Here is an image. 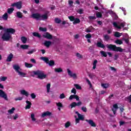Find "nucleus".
Wrapping results in <instances>:
<instances>
[{
	"mask_svg": "<svg viewBox=\"0 0 131 131\" xmlns=\"http://www.w3.org/2000/svg\"><path fill=\"white\" fill-rule=\"evenodd\" d=\"M16 32V30L12 28L6 29L5 33L2 35V39L4 41H9L10 39H12V35Z\"/></svg>",
	"mask_w": 131,
	"mask_h": 131,
	"instance_id": "nucleus-1",
	"label": "nucleus"
},
{
	"mask_svg": "<svg viewBox=\"0 0 131 131\" xmlns=\"http://www.w3.org/2000/svg\"><path fill=\"white\" fill-rule=\"evenodd\" d=\"M50 12L47 11L46 13L44 14L41 15L39 13H33L31 17L33 19H35L37 20H40L41 21H45V20H48L49 19V16H48V14H49Z\"/></svg>",
	"mask_w": 131,
	"mask_h": 131,
	"instance_id": "nucleus-2",
	"label": "nucleus"
},
{
	"mask_svg": "<svg viewBox=\"0 0 131 131\" xmlns=\"http://www.w3.org/2000/svg\"><path fill=\"white\" fill-rule=\"evenodd\" d=\"M106 47L108 50H110L113 52H120V53H122V52L125 50L121 48V47H117L116 45L112 44H107Z\"/></svg>",
	"mask_w": 131,
	"mask_h": 131,
	"instance_id": "nucleus-3",
	"label": "nucleus"
},
{
	"mask_svg": "<svg viewBox=\"0 0 131 131\" xmlns=\"http://www.w3.org/2000/svg\"><path fill=\"white\" fill-rule=\"evenodd\" d=\"M13 69L18 73V75L21 76V77H25L26 76V73L21 72L22 69L18 65L15 64L13 66Z\"/></svg>",
	"mask_w": 131,
	"mask_h": 131,
	"instance_id": "nucleus-4",
	"label": "nucleus"
},
{
	"mask_svg": "<svg viewBox=\"0 0 131 131\" xmlns=\"http://www.w3.org/2000/svg\"><path fill=\"white\" fill-rule=\"evenodd\" d=\"M34 75H37L39 79H45L47 77V75L45 74L41 71H33Z\"/></svg>",
	"mask_w": 131,
	"mask_h": 131,
	"instance_id": "nucleus-5",
	"label": "nucleus"
},
{
	"mask_svg": "<svg viewBox=\"0 0 131 131\" xmlns=\"http://www.w3.org/2000/svg\"><path fill=\"white\" fill-rule=\"evenodd\" d=\"M81 105H82V102H81V101H79L77 103L75 102H73L70 104L71 109H72L73 108H75L76 106H77L78 107H79V106H81Z\"/></svg>",
	"mask_w": 131,
	"mask_h": 131,
	"instance_id": "nucleus-6",
	"label": "nucleus"
},
{
	"mask_svg": "<svg viewBox=\"0 0 131 131\" xmlns=\"http://www.w3.org/2000/svg\"><path fill=\"white\" fill-rule=\"evenodd\" d=\"M67 72H68V75H69L70 77H73L74 79H76L77 78V76L76 75V73L73 74L72 72H71V71L69 69H67Z\"/></svg>",
	"mask_w": 131,
	"mask_h": 131,
	"instance_id": "nucleus-7",
	"label": "nucleus"
},
{
	"mask_svg": "<svg viewBox=\"0 0 131 131\" xmlns=\"http://www.w3.org/2000/svg\"><path fill=\"white\" fill-rule=\"evenodd\" d=\"M0 97L3 98L6 101H8V95L4 91L0 90Z\"/></svg>",
	"mask_w": 131,
	"mask_h": 131,
	"instance_id": "nucleus-8",
	"label": "nucleus"
},
{
	"mask_svg": "<svg viewBox=\"0 0 131 131\" xmlns=\"http://www.w3.org/2000/svg\"><path fill=\"white\" fill-rule=\"evenodd\" d=\"M11 7H16L18 10H20L22 8V3L20 2L14 3L11 5Z\"/></svg>",
	"mask_w": 131,
	"mask_h": 131,
	"instance_id": "nucleus-9",
	"label": "nucleus"
},
{
	"mask_svg": "<svg viewBox=\"0 0 131 131\" xmlns=\"http://www.w3.org/2000/svg\"><path fill=\"white\" fill-rule=\"evenodd\" d=\"M114 27L115 28H118V29H121V27H124L125 26V25L123 23H121L120 25V26H118L117 24V23L114 22L113 24Z\"/></svg>",
	"mask_w": 131,
	"mask_h": 131,
	"instance_id": "nucleus-10",
	"label": "nucleus"
},
{
	"mask_svg": "<svg viewBox=\"0 0 131 131\" xmlns=\"http://www.w3.org/2000/svg\"><path fill=\"white\" fill-rule=\"evenodd\" d=\"M44 38H47V39H53V35H51L50 33L46 32L45 34L42 35Z\"/></svg>",
	"mask_w": 131,
	"mask_h": 131,
	"instance_id": "nucleus-11",
	"label": "nucleus"
},
{
	"mask_svg": "<svg viewBox=\"0 0 131 131\" xmlns=\"http://www.w3.org/2000/svg\"><path fill=\"white\" fill-rule=\"evenodd\" d=\"M69 99L70 101L73 100V99H75L76 100V101H79V97L78 96H77V95H76V94L71 95L69 97Z\"/></svg>",
	"mask_w": 131,
	"mask_h": 131,
	"instance_id": "nucleus-12",
	"label": "nucleus"
},
{
	"mask_svg": "<svg viewBox=\"0 0 131 131\" xmlns=\"http://www.w3.org/2000/svg\"><path fill=\"white\" fill-rule=\"evenodd\" d=\"M85 121L86 122L89 123V124H90L91 126H92L93 127H96V126H97V125L96 124V123L95 122H94V121H93L92 120H88L86 119Z\"/></svg>",
	"mask_w": 131,
	"mask_h": 131,
	"instance_id": "nucleus-13",
	"label": "nucleus"
},
{
	"mask_svg": "<svg viewBox=\"0 0 131 131\" xmlns=\"http://www.w3.org/2000/svg\"><path fill=\"white\" fill-rule=\"evenodd\" d=\"M51 115H52V113L50 112V111H47L42 114L41 117L44 118L46 116H51Z\"/></svg>",
	"mask_w": 131,
	"mask_h": 131,
	"instance_id": "nucleus-14",
	"label": "nucleus"
},
{
	"mask_svg": "<svg viewBox=\"0 0 131 131\" xmlns=\"http://www.w3.org/2000/svg\"><path fill=\"white\" fill-rule=\"evenodd\" d=\"M96 46L98 48H101V49L105 50V45L100 41L97 42Z\"/></svg>",
	"mask_w": 131,
	"mask_h": 131,
	"instance_id": "nucleus-15",
	"label": "nucleus"
},
{
	"mask_svg": "<svg viewBox=\"0 0 131 131\" xmlns=\"http://www.w3.org/2000/svg\"><path fill=\"white\" fill-rule=\"evenodd\" d=\"M43 45L45 47H46V48H50V46L52 45V41L45 40L43 42Z\"/></svg>",
	"mask_w": 131,
	"mask_h": 131,
	"instance_id": "nucleus-16",
	"label": "nucleus"
},
{
	"mask_svg": "<svg viewBox=\"0 0 131 131\" xmlns=\"http://www.w3.org/2000/svg\"><path fill=\"white\" fill-rule=\"evenodd\" d=\"M26 103L27 104V105L26 106L25 109H30V108H31V105H32V103L28 100H27L26 101Z\"/></svg>",
	"mask_w": 131,
	"mask_h": 131,
	"instance_id": "nucleus-17",
	"label": "nucleus"
},
{
	"mask_svg": "<svg viewBox=\"0 0 131 131\" xmlns=\"http://www.w3.org/2000/svg\"><path fill=\"white\" fill-rule=\"evenodd\" d=\"M13 57H14V55H13V54L10 53L7 57V58L6 59L7 62H11Z\"/></svg>",
	"mask_w": 131,
	"mask_h": 131,
	"instance_id": "nucleus-18",
	"label": "nucleus"
},
{
	"mask_svg": "<svg viewBox=\"0 0 131 131\" xmlns=\"http://www.w3.org/2000/svg\"><path fill=\"white\" fill-rule=\"evenodd\" d=\"M103 39L104 41H108L110 39V36L108 34H105L103 35Z\"/></svg>",
	"mask_w": 131,
	"mask_h": 131,
	"instance_id": "nucleus-19",
	"label": "nucleus"
},
{
	"mask_svg": "<svg viewBox=\"0 0 131 131\" xmlns=\"http://www.w3.org/2000/svg\"><path fill=\"white\" fill-rule=\"evenodd\" d=\"M20 93L21 94V95H24L25 96H26V97H28V96H29V93H28V92H27L26 91L23 90L20 91Z\"/></svg>",
	"mask_w": 131,
	"mask_h": 131,
	"instance_id": "nucleus-20",
	"label": "nucleus"
},
{
	"mask_svg": "<svg viewBox=\"0 0 131 131\" xmlns=\"http://www.w3.org/2000/svg\"><path fill=\"white\" fill-rule=\"evenodd\" d=\"M16 16L19 19L23 18V15L22 14V13L20 11H18L16 12Z\"/></svg>",
	"mask_w": 131,
	"mask_h": 131,
	"instance_id": "nucleus-21",
	"label": "nucleus"
},
{
	"mask_svg": "<svg viewBox=\"0 0 131 131\" xmlns=\"http://www.w3.org/2000/svg\"><path fill=\"white\" fill-rule=\"evenodd\" d=\"M33 35L35 37H38V38H41V36L40 35V34L36 32H33Z\"/></svg>",
	"mask_w": 131,
	"mask_h": 131,
	"instance_id": "nucleus-22",
	"label": "nucleus"
},
{
	"mask_svg": "<svg viewBox=\"0 0 131 131\" xmlns=\"http://www.w3.org/2000/svg\"><path fill=\"white\" fill-rule=\"evenodd\" d=\"M25 66L27 68H31V67H33V64L27 62H25Z\"/></svg>",
	"mask_w": 131,
	"mask_h": 131,
	"instance_id": "nucleus-23",
	"label": "nucleus"
},
{
	"mask_svg": "<svg viewBox=\"0 0 131 131\" xmlns=\"http://www.w3.org/2000/svg\"><path fill=\"white\" fill-rule=\"evenodd\" d=\"M54 71L57 73H60V72H63V70L61 68H55Z\"/></svg>",
	"mask_w": 131,
	"mask_h": 131,
	"instance_id": "nucleus-24",
	"label": "nucleus"
},
{
	"mask_svg": "<svg viewBox=\"0 0 131 131\" xmlns=\"http://www.w3.org/2000/svg\"><path fill=\"white\" fill-rule=\"evenodd\" d=\"M21 40L23 43H26V42H27V38L25 36H23L21 37Z\"/></svg>",
	"mask_w": 131,
	"mask_h": 131,
	"instance_id": "nucleus-25",
	"label": "nucleus"
},
{
	"mask_svg": "<svg viewBox=\"0 0 131 131\" xmlns=\"http://www.w3.org/2000/svg\"><path fill=\"white\" fill-rule=\"evenodd\" d=\"M21 49H23V50H27L28 48H29V46L26 45H20Z\"/></svg>",
	"mask_w": 131,
	"mask_h": 131,
	"instance_id": "nucleus-26",
	"label": "nucleus"
},
{
	"mask_svg": "<svg viewBox=\"0 0 131 131\" xmlns=\"http://www.w3.org/2000/svg\"><path fill=\"white\" fill-rule=\"evenodd\" d=\"M79 23H80V19L79 18H75V20H74L73 24L75 25V24H78Z\"/></svg>",
	"mask_w": 131,
	"mask_h": 131,
	"instance_id": "nucleus-27",
	"label": "nucleus"
},
{
	"mask_svg": "<svg viewBox=\"0 0 131 131\" xmlns=\"http://www.w3.org/2000/svg\"><path fill=\"white\" fill-rule=\"evenodd\" d=\"M48 64H49L50 67L54 66V65H55V61L53 60H50L48 61Z\"/></svg>",
	"mask_w": 131,
	"mask_h": 131,
	"instance_id": "nucleus-28",
	"label": "nucleus"
},
{
	"mask_svg": "<svg viewBox=\"0 0 131 131\" xmlns=\"http://www.w3.org/2000/svg\"><path fill=\"white\" fill-rule=\"evenodd\" d=\"M100 53L101 54V56H102V57H104L105 58L107 57V53L105 52V51H100Z\"/></svg>",
	"mask_w": 131,
	"mask_h": 131,
	"instance_id": "nucleus-29",
	"label": "nucleus"
},
{
	"mask_svg": "<svg viewBox=\"0 0 131 131\" xmlns=\"http://www.w3.org/2000/svg\"><path fill=\"white\" fill-rule=\"evenodd\" d=\"M14 8H8L7 10V13H8L9 14H12V13L14 12Z\"/></svg>",
	"mask_w": 131,
	"mask_h": 131,
	"instance_id": "nucleus-30",
	"label": "nucleus"
},
{
	"mask_svg": "<svg viewBox=\"0 0 131 131\" xmlns=\"http://www.w3.org/2000/svg\"><path fill=\"white\" fill-rule=\"evenodd\" d=\"M41 59H42V60H43V61H44V62H46L47 64H48V63H49V58H48V57H41Z\"/></svg>",
	"mask_w": 131,
	"mask_h": 131,
	"instance_id": "nucleus-31",
	"label": "nucleus"
},
{
	"mask_svg": "<svg viewBox=\"0 0 131 131\" xmlns=\"http://www.w3.org/2000/svg\"><path fill=\"white\" fill-rule=\"evenodd\" d=\"M115 43H117V45H122V43H123V42H122V40L120 39H117L115 41Z\"/></svg>",
	"mask_w": 131,
	"mask_h": 131,
	"instance_id": "nucleus-32",
	"label": "nucleus"
},
{
	"mask_svg": "<svg viewBox=\"0 0 131 131\" xmlns=\"http://www.w3.org/2000/svg\"><path fill=\"white\" fill-rule=\"evenodd\" d=\"M39 30L40 31H42V32H47V28H42L41 27H40L39 28Z\"/></svg>",
	"mask_w": 131,
	"mask_h": 131,
	"instance_id": "nucleus-33",
	"label": "nucleus"
},
{
	"mask_svg": "<svg viewBox=\"0 0 131 131\" xmlns=\"http://www.w3.org/2000/svg\"><path fill=\"white\" fill-rule=\"evenodd\" d=\"M78 118L80 120H84V117L83 116V115L80 114L78 115Z\"/></svg>",
	"mask_w": 131,
	"mask_h": 131,
	"instance_id": "nucleus-34",
	"label": "nucleus"
},
{
	"mask_svg": "<svg viewBox=\"0 0 131 131\" xmlns=\"http://www.w3.org/2000/svg\"><path fill=\"white\" fill-rule=\"evenodd\" d=\"M35 52H36V49H33L32 50L27 52V54H28L29 55H31V54H33Z\"/></svg>",
	"mask_w": 131,
	"mask_h": 131,
	"instance_id": "nucleus-35",
	"label": "nucleus"
},
{
	"mask_svg": "<svg viewBox=\"0 0 131 131\" xmlns=\"http://www.w3.org/2000/svg\"><path fill=\"white\" fill-rule=\"evenodd\" d=\"M46 88L47 90V93H49L51 90V84L50 83L47 84Z\"/></svg>",
	"mask_w": 131,
	"mask_h": 131,
	"instance_id": "nucleus-36",
	"label": "nucleus"
},
{
	"mask_svg": "<svg viewBox=\"0 0 131 131\" xmlns=\"http://www.w3.org/2000/svg\"><path fill=\"white\" fill-rule=\"evenodd\" d=\"M114 36H115V37H120V36H121V35L120 34V33L118 32H116L114 34Z\"/></svg>",
	"mask_w": 131,
	"mask_h": 131,
	"instance_id": "nucleus-37",
	"label": "nucleus"
},
{
	"mask_svg": "<svg viewBox=\"0 0 131 131\" xmlns=\"http://www.w3.org/2000/svg\"><path fill=\"white\" fill-rule=\"evenodd\" d=\"M3 19L4 20H8V13H5L3 16H2Z\"/></svg>",
	"mask_w": 131,
	"mask_h": 131,
	"instance_id": "nucleus-38",
	"label": "nucleus"
},
{
	"mask_svg": "<svg viewBox=\"0 0 131 131\" xmlns=\"http://www.w3.org/2000/svg\"><path fill=\"white\" fill-rule=\"evenodd\" d=\"M15 110V107H12L11 110H8V113H10V114H13Z\"/></svg>",
	"mask_w": 131,
	"mask_h": 131,
	"instance_id": "nucleus-39",
	"label": "nucleus"
},
{
	"mask_svg": "<svg viewBox=\"0 0 131 131\" xmlns=\"http://www.w3.org/2000/svg\"><path fill=\"white\" fill-rule=\"evenodd\" d=\"M74 86L76 90H81V86L78 84H74Z\"/></svg>",
	"mask_w": 131,
	"mask_h": 131,
	"instance_id": "nucleus-40",
	"label": "nucleus"
},
{
	"mask_svg": "<svg viewBox=\"0 0 131 131\" xmlns=\"http://www.w3.org/2000/svg\"><path fill=\"white\" fill-rule=\"evenodd\" d=\"M76 56L77 58H78V59H82L83 58L82 55H81V54L79 53H77Z\"/></svg>",
	"mask_w": 131,
	"mask_h": 131,
	"instance_id": "nucleus-41",
	"label": "nucleus"
},
{
	"mask_svg": "<svg viewBox=\"0 0 131 131\" xmlns=\"http://www.w3.org/2000/svg\"><path fill=\"white\" fill-rule=\"evenodd\" d=\"M31 118L32 121H36V119L35 118L34 114H31Z\"/></svg>",
	"mask_w": 131,
	"mask_h": 131,
	"instance_id": "nucleus-42",
	"label": "nucleus"
},
{
	"mask_svg": "<svg viewBox=\"0 0 131 131\" xmlns=\"http://www.w3.org/2000/svg\"><path fill=\"white\" fill-rule=\"evenodd\" d=\"M62 20L61 19H59L58 18H56L55 19V23H57V24H60L61 23Z\"/></svg>",
	"mask_w": 131,
	"mask_h": 131,
	"instance_id": "nucleus-43",
	"label": "nucleus"
},
{
	"mask_svg": "<svg viewBox=\"0 0 131 131\" xmlns=\"http://www.w3.org/2000/svg\"><path fill=\"white\" fill-rule=\"evenodd\" d=\"M102 88L104 89H107V88H109V84H106V83H103L101 84Z\"/></svg>",
	"mask_w": 131,
	"mask_h": 131,
	"instance_id": "nucleus-44",
	"label": "nucleus"
},
{
	"mask_svg": "<svg viewBox=\"0 0 131 131\" xmlns=\"http://www.w3.org/2000/svg\"><path fill=\"white\" fill-rule=\"evenodd\" d=\"M56 106L59 107L60 108H63V104L61 102L56 103Z\"/></svg>",
	"mask_w": 131,
	"mask_h": 131,
	"instance_id": "nucleus-45",
	"label": "nucleus"
},
{
	"mask_svg": "<svg viewBox=\"0 0 131 131\" xmlns=\"http://www.w3.org/2000/svg\"><path fill=\"white\" fill-rule=\"evenodd\" d=\"M77 12V13H78V14H80V15H81V14H83V9H78Z\"/></svg>",
	"mask_w": 131,
	"mask_h": 131,
	"instance_id": "nucleus-46",
	"label": "nucleus"
},
{
	"mask_svg": "<svg viewBox=\"0 0 131 131\" xmlns=\"http://www.w3.org/2000/svg\"><path fill=\"white\" fill-rule=\"evenodd\" d=\"M72 94H74V95H76V89L75 88H73L71 91Z\"/></svg>",
	"mask_w": 131,
	"mask_h": 131,
	"instance_id": "nucleus-47",
	"label": "nucleus"
},
{
	"mask_svg": "<svg viewBox=\"0 0 131 131\" xmlns=\"http://www.w3.org/2000/svg\"><path fill=\"white\" fill-rule=\"evenodd\" d=\"M102 13H101V12H98L96 13V17L97 18H102Z\"/></svg>",
	"mask_w": 131,
	"mask_h": 131,
	"instance_id": "nucleus-48",
	"label": "nucleus"
},
{
	"mask_svg": "<svg viewBox=\"0 0 131 131\" xmlns=\"http://www.w3.org/2000/svg\"><path fill=\"white\" fill-rule=\"evenodd\" d=\"M126 99L128 101V103H129V104H131V95L130 96L127 97Z\"/></svg>",
	"mask_w": 131,
	"mask_h": 131,
	"instance_id": "nucleus-49",
	"label": "nucleus"
},
{
	"mask_svg": "<svg viewBox=\"0 0 131 131\" xmlns=\"http://www.w3.org/2000/svg\"><path fill=\"white\" fill-rule=\"evenodd\" d=\"M14 100L15 101H22V100H23V97H19L17 98H15Z\"/></svg>",
	"mask_w": 131,
	"mask_h": 131,
	"instance_id": "nucleus-50",
	"label": "nucleus"
},
{
	"mask_svg": "<svg viewBox=\"0 0 131 131\" xmlns=\"http://www.w3.org/2000/svg\"><path fill=\"white\" fill-rule=\"evenodd\" d=\"M71 124L70 123L69 121L67 122L65 124V127H66V128L69 127V126H70Z\"/></svg>",
	"mask_w": 131,
	"mask_h": 131,
	"instance_id": "nucleus-51",
	"label": "nucleus"
},
{
	"mask_svg": "<svg viewBox=\"0 0 131 131\" xmlns=\"http://www.w3.org/2000/svg\"><path fill=\"white\" fill-rule=\"evenodd\" d=\"M69 19L70 20V21H74L75 20V17L73 16H69Z\"/></svg>",
	"mask_w": 131,
	"mask_h": 131,
	"instance_id": "nucleus-52",
	"label": "nucleus"
},
{
	"mask_svg": "<svg viewBox=\"0 0 131 131\" xmlns=\"http://www.w3.org/2000/svg\"><path fill=\"white\" fill-rule=\"evenodd\" d=\"M89 20H96V18L95 16H89Z\"/></svg>",
	"mask_w": 131,
	"mask_h": 131,
	"instance_id": "nucleus-53",
	"label": "nucleus"
},
{
	"mask_svg": "<svg viewBox=\"0 0 131 131\" xmlns=\"http://www.w3.org/2000/svg\"><path fill=\"white\" fill-rule=\"evenodd\" d=\"M8 77H5V76H3L1 77V81H6V80H7Z\"/></svg>",
	"mask_w": 131,
	"mask_h": 131,
	"instance_id": "nucleus-54",
	"label": "nucleus"
},
{
	"mask_svg": "<svg viewBox=\"0 0 131 131\" xmlns=\"http://www.w3.org/2000/svg\"><path fill=\"white\" fill-rule=\"evenodd\" d=\"M65 98V94L64 93H62L60 94L59 96V99H64Z\"/></svg>",
	"mask_w": 131,
	"mask_h": 131,
	"instance_id": "nucleus-55",
	"label": "nucleus"
},
{
	"mask_svg": "<svg viewBox=\"0 0 131 131\" xmlns=\"http://www.w3.org/2000/svg\"><path fill=\"white\" fill-rule=\"evenodd\" d=\"M81 110L83 111V112H86V111H88L86 107L84 106L81 107Z\"/></svg>",
	"mask_w": 131,
	"mask_h": 131,
	"instance_id": "nucleus-56",
	"label": "nucleus"
},
{
	"mask_svg": "<svg viewBox=\"0 0 131 131\" xmlns=\"http://www.w3.org/2000/svg\"><path fill=\"white\" fill-rule=\"evenodd\" d=\"M113 107L114 108L115 110H117V109H118V105H117V104H114Z\"/></svg>",
	"mask_w": 131,
	"mask_h": 131,
	"instance_id": "nucleus-57",
	"label": "nucleus"
},
{
	"mask_svg": "<svg viewBox=\"0 0 131 131\" xmlns=\"http://www.w3.org/2000/svg\"><path fill=\"white\" fill-rule=\"evenodd\" d=\"M85 37H86V38H92V35L91 34H88L85 36Z\"/></svg>",
	"mask_w": 131,
	"mask_h": 131,
	"instance_id": "nucleus-58",
	"label": "nucleus"
},
{
	"mask_svg": "<svg viewBox=\"0 0 131 131\" xmlns=\"http://www.w3.org/2000/svg\"><path fill=\"white\" fill-rule=\"evenodd\" d=\"M31 97L32 99H35L36 98V95L34 93L31 94Z\"/></svg>",
	"mask_w": 131,
	"mask_h": 131,
	"instance_id": "nucleus-59",
	"label": "nucleus"
},
{
	"mask_svg": "<svg viewBox=\"0 0 131 131\" xmlns=\"http://www.w3.org/2000/svg\"><path fill=\"white\" fill-rule=\"evenodd\" d=\"M89 76L90 78H94V77H95V76H96V75H95L93 74H89Z\"/></svg>",
	"mask_w": 131,
	"mask_h": 131,
	"instance_id": "nucleus-60",
	"label": "nucleus"
},
{
	"mask_svg": "<svg viewBox=\"0 0 131 131\" xmlns=\"http://www.w3.org/2000/svg\"><path fill=\"white\" fill-rule=\"evenodd\" d=\"M86 82H88V84H89L90 86H92V83H91V81H90V80H89V79L88 78H86Z\"/></svg>",
	"mask_w": 131,
	"mask_h": 131,
	"instance_id": "nucleus-61",
	"label": "nucleus"
},
{
	"mask_svg": "<svg viewBox=\"0 0 131 131\" xmlns=\"http://www.w3.org/2000/svg\"><path fill=\"white\" fill-rule=\"evenodd\" d=\"M119 57V56L118 55L115 54L114 55V60H115V61H116L117 60V59H118Z\"/></svg>",
	"mask_w": 131,
	"mask_h": 131,
	"instance_id": "nucleus-62",
	"label": "nucleus"
},
{
	"mask_svg": "<svg viewBox=\"0 0 131 131\" xmlns=\"http://www.w3.org/2000/svg\"><path fill=\"white\" fill-rule=\"evenodd\" d=\"M80 120L79 119H78V118H76V119H75V124L76 125V124H77V123H79V122H80Z\"/></svg>",
	"mask_w": 131,
	"mask_h": 131,
	"instance_id": "nucleus-63",
	"label": "nucleus"
},
{
	"mask_svg": "<svg viewBox=\"0 0 131 131\" xmlns=\"http://www.w3.org/2000/svg\"><path fill=\"white\" fill-rule=\"evenodd\" d=\"M89 29L91 31H93V30H96V29H95L93 26H90L89 27Z\"/></svg>",
	"mask_w": 131,
	"mask_h": 131,
	"instance_id": "nucleus-64",
	"label": "nucleus"
}]
</instances>
